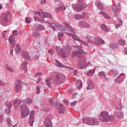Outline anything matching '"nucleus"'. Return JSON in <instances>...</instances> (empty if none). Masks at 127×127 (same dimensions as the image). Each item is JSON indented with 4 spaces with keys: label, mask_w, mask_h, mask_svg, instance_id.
<instances>
[{
    "label": "nucleus",
    "mask_w": 127,
    "mask_h": 127,
    "mask_svg": "<svg viewBox=\"0 0 127 127\" xmlns=\"http://www.w3.org/2000/svg\"><path fill=\"white\" fill-rule=\"evenodd\" d=\"M65 26L67 28V30L68 31V32H65V33L67 34L68 36H70V37H72L73 40H77V41L81 42V43H82V44H83V45H85V46H88V44H87L86 42L80 39V38H79L78 36L75 35V31H74V29H73L72 27H71L68 24H66Z\"/></svg>",
    "instance_id": "obj_1"
},
{
    "label": "nucleus",
    "mask_w": 127,
    "mask_h": 127,
    "mask_svg": "<svg viewBox=\"0 0 127 127\" xmlns=\"http://www.w3.org/2000/svg\"><path fill=\"white\" fill-rule=\"evenodd\" d=\"M71 49L69 46H64L63 48H61L60 47H56V51L59 55H60L63 58H66L69 56L70 54V51Z\"/></svg>",
    "instance_id": "obj_2"
},
{
    "label": "nucleus",
    "mask_w": 127,
    "mask_h": 127,
    "mask_svg": "<svg viewBox=\"0 0 127 127\" xmlns=\"http://www.w3.org/2000/svg\"><path fill=\"white\" fill-rule=\"evenodd\" d=\"M100 117H101V120L103 123H108L109 122H114L116 120L115 116L110 114L108 111H103L100 113Z\"/></svg>",
    "instance_id": "obj_3"
},
{
    "label": "nucleus",
    "mask_w": 127,
    "mask_h": 127,
    "mask_svg": "<svg viewBox=\"0 0 127 127\" xmlns=\"http://www.w3.org/2000/svg\"><path fill=\"white\" fill-rule=\"evenodd\" d=\"M82 122L89 126H98L100 124L98 119L93 117H85L83 119Z\"/></svg>",
    "instance_id": "obj_4"
},
{
    "label": "nucleus",
    "mask_w": 127,
    "mask_h": 127,
    "mask_svg": "<svg viewBox=\"0 0 127 127\" xmlns=\"http://www.w3.org/2000/svg\"><path fill=\"white\" fill-rule=\"evenodd\" d=\"M92 65V64L91 62H88L87 63L86 62V58H85V57L82 56L80 57L79 60L77 61V68H79V69H81V68H83L84 66L87 65V66H91Z\"/></svg>",
    "instance_id": "obj_5"
},
{
    "label": "nucleus",
    "mask_w": 127,
    "mask_h": 127,
    "mask_svg": "<svg viewBox=\"0 0 127 127\" xmlns=\"http://www.w3.org/2000/svg\"><path fill=\"white\" fill-rule=\"evenodd\" d=\"M74 51L72 52V55L73 56H76L77 57H80L81 54H87V52H84L83 50V47L81 46H75L73 47Z\"/></svg>",
    "instance_id": "obj_6"
},
{
    "label": "nucleus",
    "mask_w": 127,
    "mask_h": 127,
    "mask_svg": "<svg viewBox=\"0 0 127 127\" xmlns=\"http://www.w3.org/2000/svg\"><path fill=\"white\" fill-rule=\"evenodd\" d=\"M30 110L27 106L26 105L21 106V117L22 119L27 118L29 116Z\"/></svg>",
    "instance_id": "obj_7"
},
{
    "label": "nucleus",
    "mask_w": 127,
    "mask_h": 127,
    "mask_svg": "<svg viewBox=\"0 0 127 127\" xmlns=\"http://www.w3.org/2000/svg\"><path fill=\"white\" fill-rule=\"evenodd\" d=\"M66 24H65L66 29H65V28H64V27L61 26V25L59 24H49L48 26H49V27H52V29H53V30H54V31H56L58 28H61L62 30H66V31H69L67 30V28L66 27Z\"/></svg>",
    "instance_id": "obj_8"
},
{
    "label": "nucleus",
    "mask_w": 127,
    "mask_h": 127,
    "mask_svg": "<svg viewBox=\"0 0 127 127\" xmlns=\"http://www.w3.org/2000/svg\"><path fill=\"white\" fill-rule=\"evenodd\" d=\"M13 36L11 35L9 36L8 40L13 45V46H14L15 45V41H14V36H17V30H15L12 32Z\"/></svg>",
    "instance_id": "obj_9"
},
{
    "label": "nucleus",
    "mask_w": 127,
    "mask_h": 127,
    "mask_svg": "<svg viewBox=\"0 0 127 127\" xmlns=\"http://www.w3.org/2000/svg\"><path fill=\"white\" fill-rule=\"evenodd\" d=\"M35 116V112L34 111L32 110L29 116V125L31 127L33 126V124L34 123V117Z\"/></svg>",
    "instance_id": "obj_10"
},
{
    "label": "nucleus",
    "mask_w": 127,
    "mask_h": 127,
    "mask_svg": "<svg viewBox=\"0 0 127 127\" xmlns=\"http://www.w3.org/2000/svg\"><path fill=\"white\" fill-rule=\"evenodd\" d=\"M56 82H62L65 79V76L63 74H58L55 78Z\"/></svg>",
    "instance_id": "obj_11"
},
{
    "label": "nucleus",
    "mask_w": 127,
    "mask_h": 127,
    "mask_svg": "<svg viewBox=\"0 0 127 127\" xmlns=\"http://www.w3.org/2000/svg\"><path fill=\"white\" fill-rule=\"evenodd\" d=\"M104 42H105L104 40L100 37L96 38L93 41L94 44L97 46L102 45V44H104Z\"/></svg>",
    "instance_id": "obj_12"
},
{
    "label": "nucleus",
    "mask_w": 127,
    "mask_h": 127,
    "mask_svg": "<svg viewBox=\"0 0 127 127\" xmlns=\"http://www.w3.org/2000/svg\"><path fill=\"white\" fill-rule=\"evenodd\" d=\"M44 125L46 127H53V126L52 125V121L51 119L49 118H46L44 122Z\"/></svg>",
    "instance_id": "obj_13"
},
{
    "label": "nucleus",
    "mask_w": 127,
    "mask_h": 127,
    "mask_svg": "<svg viewBox=\"0 0 127 127\" xmlns=\"http://www.w3.org/2000/svg\"><path fill=\"white\" fill-rule=\"evenodd\" d=\"M21 104V101L19 99H15L14 101V107L16 110H18L20 108V105Z\"/></svg>",
    "instance_id": "obj_14"
},
{
    "label": "nucleus",
    "mask_w": 127,
    "mask_h": 127,
    "mask_svg": "<svg viewBox=\"0 0 127 127\" xmlns=\"http://www.w3.org/2000/svg\"><path fill=\"white\" fill-rule=\"evenodd\" d=\"M85 17H86V13L85 12H83L81 14H76L74 15V19L77 20L82 19V18L84 19Z\"/></svg>",
    "instance_id": "obj_15"
},
{
    "label": "nucleus",
    "mask_w": 127,
    "mask_h": 127,
    "mask_svg": "<svg viewBox=\"0 0 127 127\" xmlns=\"http://www.w3.org/2000/svg\"><path fill=\"white\" fill-rule=\"evenodd\" d=\"M15 89L16 93H19L20 90H21V84H20V82L17 81H16L15 84Z\"/></svg>",
    "instance_id": "obj_16"
},
{
    "label": "nucleus",
    "mask_w": 127,
    "mask_h": 127,
    "mask_svg": "<svg viewBox=\"0 0 127 127\" xmlns=\"http://www.w3.org/2000/svg\"><path fill=\"white\" fill-rule=\"evenodd\" d=\"M20 55L25 58V59H27V60H30V56L28 54V53L26 51H22L20 53Z\"/></svg>",
    "instance_id": "obj_17"
},
{
    "label": "nucleus",
    "mask_w": 127,
    "mask_h": 127,
    "mask_svg": "<svg viewBox=\"0 0 127 127\" xmlns=\"http://www.w3.org/2000/svg\"><path fill=\"white\" fill-rule=\"evenodd\" d=\"M72 7L73 8V9L77 11V12H79V11L82 10V5L79 4H74L72 5Z\"/></svg>",
    "instance_id": "obj_18"
},
{
    "label": "nucleus",
    "mask_w": 127,
    "mask_h": 127,
    "mask_svg": "<svg viewBox=\"0 0 127 127\" xmlns=\"http://www.w3.org/2000/svg\"><path fill=\"white\" fill-rule=\"evenodd\" d=\"M58 109L60 114H64L65 111H66V108L63 104H60L58 107Z\"/></svg>",
    "instance_id": "obj_19"
},
{
    "label": "nucleus",
    "mask_w": 127,
    "mask_h": 127,
    "mask_svg": "<svg viewBox=\"0 0 127 127\" xmlns=\"http://www.w3.org/2000/svg\"><path fill=\"white\" fill-rule=\"evenodd\" d=\"M50 106L52 107V108H55L57 105V99L55 98H51L50 99Z\"/></svg>",
    "instance_id": "obj_20"
},
{
    "label": "nucleus",
    "mask_w": 127,
    "mask_h": 127,
    "mask_svg": "<svg viewBox=\"0 0 127 127\" xmlns=\"http://www.w3.org/2000/svg\"><path fill=\"white\" fill-rule=\"evenodd\" d=\"M79 25L81 27H84V28H89L90 26V24L84 21H80L79 22Z\"/></svg>",
    "instance_id": "obj_21"
},
{
    "label": "nucleus",
    "mask_w": 127,
    "mask_h": 127,
    "mask_svg": "<svg viewBox=\"0 0 127 127\" xmlns=\"http://www.w3.org/2000/svg\"><path fill=\"white\" fill-rule=\"evenodd\" d=\"M5 69L7 70L8 72H10V73H15V70L13 68L10 67L8 64H5Z\"/></svg>",
    "instance_id": "obj_22"
},
{
    "label": "nucleus",
    "mask_w": 127,
    "mask_h": 127,
    "mask_svg": "<svg viewBox=\"0 0 127 127\" xmlns=\"http://www.w3.org/2000/svg\"><path fill=\"white\" fill-rule=\"evenodd\" d=\"M26 65H27V62H24L21 65V69L25 71V73L27 72V68H26Z\"/></svg>",
    "instance_id": "obj_23"
},
{
    "label": "nucleus",
    "mask_w": 127,
    "mask_h": 127,
    "mask_svg": "<svg viewBox=\"0 0 127 127\" xmlns=\"http://www.w3.org/2000/svg\"><path fill=\"white\" fill-rule=\"evenodd\" d=\"M87 84L88 86L87 87V90H92V89H94V85L92 82V80L89 79L87 81Z\"/></svg>",
    "instance_id": "obj_24"
},
{
    "label": "nucleus",
    "mask_w": 127,
    "mask_h": 127,
    "mask_svg": "<svg viewBox=\"0 0 127 127\" xmlns=\"http://www.w3.org/2000/svg\"><path fill=\"white\" fill-rule=\"evenodd\" d=\"M56 66L57 67H59V68H65L66 67L65 65H64L63 64H62L60 62H59L58 60H56Z\"/></svg>",
    "instance_id": "obj_25"
},
{
    "label": "nucleus",
    "mask_w": 127,
    "mask_h": 127,
    "mask_svg": "<svg viewBox=\"0 0 127 127\" xmlns=\"http://www.w3.org/2000/svg\"><path fill=\"white\" fill-rule=\"evenodd\" d=\"M24 104H28V105H31L32 104V99L30 98H26L25 100H22Z\"/></svg>",
    "instance_id": "obj_26"
},
{
    "label": "nucleus",
    "mask_w": 127,
    "mask_h": 127,
    "mask_svg": "<svg viewBox=\"0 0 127 127\" xmlns=\"http://www.w3.org/2000/svg\"><path fill=\"white\" fill-rule=\"evenodd\" d=\"M15 51L16 52V54H19V53H20V51H21V48L20 47V45H19V44L16 45Z\"/></svg>",
    "instance_id": "obj_27"
},
{
    "label": "nucleus",
    "mask_w": 127,
    "mask_h": 127,
    "mask_svg": "<svg viewBox=\"0 0 127 127\" xmlns=\"http://www.w3.org/2000/svg\"><path fill=\"white\" fill-rule=\"evenodd\" d=\"M42 15L43 18H46V17H49L50 18H52L51 14L47 12H42Z\"/></svg>",
    "instance_id": "obj_28"
},
{
    "label": "nucleus",
    "mask_w": 127,
    "mask_h": 127,
    "mask_svg": "<svg viewBox=\"0 0 127 127\" xmlns=\"http://www.w3.org/2000/svg\"><path fill=\"white\" fill-rule=\"evenodd\" d=\"M116 116L119 119H123L124 118V113L122 112L119 111L116 113Z\"/></svg>",
    "instance_id": "obj_29"
},
{
    "label": "nucleus",
    "mask_w": 127,
    "mask_h": 127,
    "mask_svg": "<svg viewBox=\"0 0 127 127\" xmlns=\"http://www.w3.org/2000/svg\"><path fill=\"white\" fill-rule=\"evenodd\" d=\"M96 4L99 9H104V6L103 5V4H102V2L100 1H97L96 2Z\"/></svg>",
    "instance_id": "obj_30"
},
{
    "label": "nucleus",
    "mask_w": 127,
    "mask_h": 127,
    "mask_svg": "<svg viewBox=\"0 0 127 127\" xmlns=\"http://www.w3.org/2000/svg\"><path fill=\"white\" fill-rule=\"evenodd\" d=\"M8 13L3 14L1 15V17L2 19L4 20L6 22H7V17L8 16Z\"/></svg>",
    "instance_id": "obj_31"
},
{
    "label": "nucleus",
    "mask_w": 127,
    "mask_h": 127,
    "mask_svg": "<svg viewBox=\"0 0 127 127\" xmlns=\"http://www.w3.org/2000/svg\"><path fill=\"white\" fill-rule=\"evenodd\" d=\"M118 43L119 45L123 46L126 44V41L125 40L120 39L118 41Z\"/></svg>",
    "instance_id": "obj_32"
},
{
    "label": "nucleus",
    "mask_w": 127,
    "mask_h": 127,
    "mask_svg": "<svg viewBox=\"0 0 127 127\" xmlns=\"http://www.w3.org/2000/svg\"><path fill=\"white\" fill-rule=\"evenodd\" d=\"M82 81H77L76 83V87L77 89H79V90H80L81 88H82Z\"/></svg>",
    "instance_id": "obj_33"
},
{
    "label": "nucleus",
    "mask_w": 127,
    "mask_h": 127,
    "mask_svg": "<svg viewBox=\"0 0 127 127\" xmlns=\"http://www.w3.org/2000/svg\"><path fill=\"white\" fill-rule=\"evenodd\" d=\"M101 28L104 31H108L109 30V29H108V27L105 24H101Z\"/></svg>",
    "instance_id": "obj_34"
},
{
    "label": "nucleus",
    "mask_w": 127,
    "mask_h": 127,
    "mask_svg": "<svg viewBox=\"0 0 127 127\" xmlns=\"http://www.w3.org/2000/svg\"><path fill=\"white\" fill-rule=\"evenodd\" d=\"M5 106L7 107L8 109H11V107H12V105H11V103L9 101H7L5 103Z\"/></svg>",
    "instance_id": "obj_35"
},
{
    "label": "nucleus",
    "mask_w": 127,
    "mask_h": 127,
    "mask_svg": "<svg viewBox=\"0 0 127 127\" xmlns=\"http://www.w3.org/2000/svg\"><path fill=\"white\" fill-rule=\"evenodd\" d=\"M94 73H95V70L91 69L87 73V76H90L91 77L94 75Z\"/></svg>",
    "instance_id": "obj_36"
},
{
    "label": "nucleus",
    "mask_w": 127,
    "mask_h": 127,
    "mask_svg": "<svg viewBox=\"0 0 127 127\" xmlns=\"http://www.w3.org/2000/svg\"><path fill=\"white\" fill-rule=\"evenodd\" d=\"M106 75H107V73H106V72L104 71L99 72L98 74V75L99 76H104V77H106Z\"/></svg>",
    "instance_id": "obj_37"
},
{
    "label": "nucleus",
    "mask_w": 127,
    "mask_h": 127,
    "mask_svg": "<svg viewBox=\"0 0 127 127\" xmlns=\"http://www.w3.org/2000/svg\"><path fill=\"white\" fill-rule=\"evenodd\" d=\"M64 34L63 32H60L58 33V39L59 40H61V37H63V36H64Z\"/></svg>",
    "instance_id": "obj_38"
},
{
    "label": "nucleus",
    "mask_w": 127,
    "mask_h": 127,
    "mask_svg": "<svg viewBox=\"0 0 127 127\" xmlns=\"http://www.w3.org/2000/svg\"><path fill=\"white\" fill-rule=\"evenodd\" d=\"M125 76H126V74L122 73L119 75L118 77H119V78L123 81V79H124V77H125Z\"/></svg>",
    "instance_id": "obj_39"
},
{
    "label": "nucleus",
    "mask_w": 127,
    "mask_h": 127,
    "mask_svg": "<svg viewBox=\"0 0 127 127\" xmlns=\"http://www.w3.org/2000/svg\"><path fill=\"white\" fill-rule=\"evenodd\" d=\"M110 48L112 49H115L116 48V44L115 43H111L109 45Z\"/></svg>",
    "instance_id": "obj_40"
},
{
    "label": "nucleus",
    "mask_w": 127,
    "mask_h": 127,
    "mask_svg": "<svg viewBox=\"0 0 127 127\" xmlns=\"http://www.w3.org/2000/svg\"><path fill=\"white\" fill-rule=\"evenodd\" d=\"M122 81H123V79H121V78L118 77L115 79V83H117L119 84V83H121Z\"/></svg>",
    "instance_id": "obj_41"
},
{
    "label": "nucleus",
    "mask_w": 127,
    "mask_h": 127,
    "mask_svg": "<svg viewBox=\"0 0 127 127\" xmlns=\"http://www.w3.org/2000/svg\"><path fill=\"white\" fill-rule=\"evenodd\" d=\"M6 32H7V31H3L2 32V35L3 38H5L6 40H7V39L5 37V33H6Z\"/></svg>",
    "instance_id": "obj_42"
},
{
    "label": "nucleus",
    "mask_w": 127,
    "mask_h": 127,
    "mask_svg": "<svg viewBox=\"0 0 127 127\" xmlns=\"http://www.w3.org/2000/svg\"><path fill=\"white\" fill-rule=\"evenodd\" d=\"M33 36L34 37H38V36H40V34L39 33H33Z\"/></svg>",
    "instance_id": "obj_43"
},
{
    "label": "nucleus",
    "mask_w": 127,
    "mask_h": 127,
    "mask_svg": "<svg viewBox=\"0 0 127 127\" xmlns=\"http://www.w3.org/2000/svg\"><path fill=\"white\" fill-rule=\"evenodd\" d=\"M103 16L105 18H108V19H110V18H111V17L110 16H109L107 13H103Z\"/></svg>",
    "instance_id": "obj_44"
},
{
    "label": "nucleus",
    "mask_w": 127,
    "mask_h": 127,
    "mask_svg": "<svg viewBox=\"0 0 127 127\" xmlns=\"http://www.w3.org/2000/svg\"><path fill=\"white\" fill-rule=\"evenodd\" d=\"M81 6H82V9H83V8H86L88 6V5H87V4L86 3V2H84L82 3Z\"/></svg>",
    "instance_id": "obj_45"
},
{
    "label": "nucleus",
    "mask_w": 127,
    "mask_h": 127,
    "mask_svg": "<svg viewBox=\"0 0 127 127\" xmlns=\"http://www.w3.org/2000/svg\"><path fill=\"white\" fill-rule=\"evenodd\" d=\"M76 104H77V101H74L70 103V106L75 107V106H76Z\"/></svg>",
    "instance_id": "obj_46"
},
{
    "label": "nucleus",
    "mask_w": 127,
    "mask_h": 127,
    "mask_svg": "<svg viewBox=\"0 0 127 127\" xmlns=\"http://www.w3.org/2000/svg\"><path fill=\"white\" fill-rule=\"evenodd\" d=\"M40 86H37V94H39L40 93V89H41Z\"/></svg>",
    "instance_id": "obj_47"
},
{
    "label": "nucleus",
    "mask_w": 127,
    "mask_h": 127,
    "mask_svg": "<svg viewBox=\"0 0 127 127\" xmlns=\"http://www.w3.org/2000/svg\"><path fill=\"white\" fill-rule=\"evenodd\" d=\"M86 38L87 39V42L88 43H91V44H92V43H93V41H92V40H91V38L87 37Z\"/></svg>",
    "instance_id": "obj_48"
},
{
    "label": "nucleus",
    "mask_w": 127,
    "mask_h": 127,
    "mask_svg": "<svg viewBox=\"0 0 127 127\" xmlns=\"http://www.w3.org/2000/svg\"><path fill=\"white\" fill-rule=\"evenodd\" d=\"M5 85V82L0 79V86H4Z\"/></svg>",
    "instance_id": "obj_49"
},
{
    "label": "nucleus",
    "mask_w": 127,
    "mask_h": 127,
    "mask_svg": "<svg viewBox=\"0 0 127 127\" xmlns=\"http://www.w3.org/2000/svg\"><path fill=\"white\" fill-rule=\"evenodd\" d=\"M46 83H47V86H48V87H49L50 88H51V83H50V82H49V79H47L46 81Z\"/></svg>",
    "instance_id": "obj_50"
},
{
    "label": "nucleus",
    "mask_w": 127,
    "mask_h": 127,
    "mask_svg": "<svg viewBox=\"0 0 127 127\" xmlns=\"http://www.w3.org/2000/svg\"><path fill=\"white\" fill-rule=\"evenodd\" d=\"M25 21L27 23H30V22H31V20H30V18L26 17L25 18Z\"/></svg>",
    "instance_id": "obj_51"
},
{
    "label": "nucleus",
    "mask_w": 127,
    "mask_h": 127,
    "mask_svg": "<svg viewBox=\"0 0 127 127\" xmlns=\"http://www.w3.org/2000/svg\"><path fill=\"white\" fill-rule=\"evenodd\" d=\"M43 75L42 73L41 72H37V73L35 74V77H39V76H42Z\"/></svg>",
    "instance_id": "obj_52"
},
{
    "label": "nucleus",
    "mask_w": 127,
    "mask_h": 127,
    "mask_svg": "<svg viewBox=\"0 0 127 127\" xmlns=\"http://www.w3.org/2000/svg\"><path fill=\"white\" fill-rule=\"evenodd\" d=\"M5 113L7 114H8L10 113V108L6 109L5 110Z\"/></svg>",
    "instance_id": "obj_53"
},
{
    "label": "nucleus",
    "mask_w": 127,
    "mask_h": 127,
    "mask_svg": "<svg viewBox=\"0 0 127 127\" xmlns=\"http://www.w3.org/2000/svg\"><path fill=\"white\" fill-rule=\"evenodd\" d=\"M114 14H115V16H118L119 14V10L117 9L116 11H114Z\"/></svg>",
    "instance_id": "obj_54"
},
{
    "label": "nucleus",
    "mask_w": 127,
    "mask_h": 127,
    "mask_svg": "<svg viewBox=\"0 0 127 127\" xmlns=\"http://www.w3.org/2000/svg\"><path fill=\"white\" fill-rule=\"evenodd\" d=\"M113 71L114 75H119V71H117L116 69L113 70Z\"/></svg>",
    "instance_id": "obj_55"
},
{
    "label": "nucleus",
    "mask_w": 127,
    "mask_h": 127,
    "mask_svg": "<svg viewBox=\"0 0 127 127\" xmlns=\"http://www.w3.org/2000/svg\"><path fill=\"white\" fill-rule=\"evenodd\" d=\"M49 53L51 54V55H53V54H54V51H53V50H49Z\"/></svg>",
    "instance_id": "obj_56"
},
{
    "label": "nucleus",
    "mask_w": 127,
    "mask_h": 127,
    "mask_svg": "<svg viewBox=\"0 0 127 127\" xmlns=\"http://www.w3.org/2000/svg\"><path fill=\"white\" fill-rule=\"evenodd\" d=\"M61 11V10H65L66 9V6H62L60 7Z\"/></svg>",
    "instance_id": "obj_57"
},
{
    "label": "nucleus",
    "mask_w": 127,
    "mask_h": 127,
    "mask_svg": "<svg viewBox=\"0 0 127 127\" xmlns=\"http://www.w3.org/2000/svg\"><path fill=\"white\" fill-rule=\"evenodd\" d=\"M122 24H118L116 25V28L118 29L119 27H121L122 26Z\"/></svg>",
    "instance_id": "obj_58"
},
{
    "label": "nucleus",
    "mask_w": 127,
    "mask_h": 127,
    "mask_svg": "<svg viewBox=\"0 0 127 127\" xmlns=\"http://www.w3.org/2000/svg\"><path fill=\"white\" fill-rule=\"evenodd\" d=\"M64 103L65 105H69V101L67 100H64Z\"/></svg>",
    "instance_id": "obj_59"
},
{
    "label": "nucleus",
    "mask_w": 127,
    "mask_h": 127,
    "mask_svg": "<svg viewBox=\"0 0 127 127\" xmlns=\"http://www.w3.org/2000/svg\"><path fill=\"white\" fill-rule=\"evenodd\" d=\"M34 18L36 21H40V20H39V18L38 17H34Z\"/></svg>",
    "instance_id": "obj_60"
},
{
    "label": "nucleus",
    "mask_w": 127,
    "mask_h": 127,
    "mask_svg": "<svg viewBox=\"0 0 127 127\" xmlns=\"http://www.w3.org/2000/svg\"><path fill=\"white\" fill-rule=\"evenodd\" d=\"M74 74L75 76H77V74H78V71L76 69L74 70Z\"/></svg>",
    "instance_id": "obj_61"
},
{
    "label": "nucleus",
    "mask_w": 127,
    "mask_h": 127,
    "mask_svg": "<svg viewBox=\"0 0 127 127\" xmlns=\"http://www.w3.org/2000/svg\"><path fill=\"white\" fill-rule=\"evenodd\" d=\"M46 3V0H42L41 1V3L44 4V3Z\"/></svg>",
    "instance_id": "obj_62"
},
{
    "label": "nucleus",
    "mask_w": 127,
    "mask_h": 127,
    "mask_svg": "<svg viewBox=\"0 0 127 127\" xmlns=\"http://www.w3.org/2000/svg\"><path fill=\"white\" fill-rule=\"evenodd\" d=\"M35 14H38V15H41V13L38 11H35Z\"/></svg>",
    "instance_id": "obj_63"
},
{
    "label": "nucleus",
    "mask_w": 127,
    "mask_h": 127,
    "mask_svg": "<svg viewBox=\"0 0 127 127\" xmlns=\"http://www.w3.org/2000/svg\"><path fill=\"white\" fill-rule=\"evenodd\" d=\"M118 20L120 23H123V20L121 18H118Z\"/></svg>",
    "instance_id": "obj_64"
}]
</instances>
